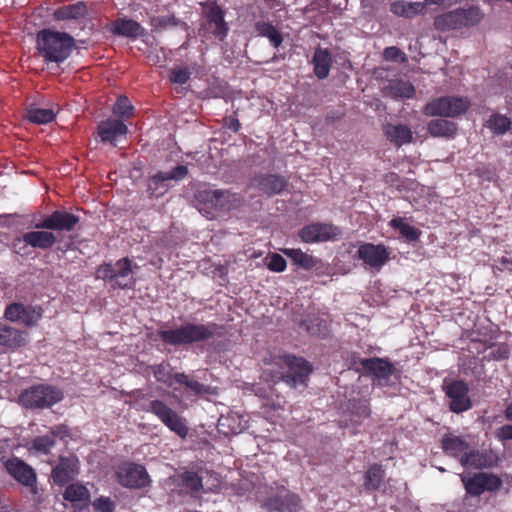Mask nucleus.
<instances>
[{"instance_id":"1","label":"nucleus","mask_w":512,"mask_h":512,"mask_svg":"<svg viewBox=\"0 0 512 512\" xmlns=\"http://www.w3.org/2000/svg\"><path fill=\"white\" fill-rule=\"evenodd\" d=\"M216 323L187 322L181 326L158 330L157 335L165 344L174 347H190L195 343L205 342L218 334Z\"/></svg>"},{"instance_id":"2","label":"nucleus","mask_w":512,"mask_h":512,"mask_svg":"<svg viewBox=\"0 0 512 512\" xmlns=\"http://www.w3.org/2000/svg\"><path fill=\"white\" fill-rule=\"evenodd\" d=\"M37 50L44 63L61 64L75 48L74 38L65 32L43 29L37 33Z\"/></svg>"},{"instance_id":"3","label":"nucleus","mask_w":512,"mask_h":512,"mask_svg":"<svg viewBox=\"0 0 512 512\" xmlns=\"http://www.w3.org/2000/svg\"><path fill=\"white\" fill-rule=\"evenodd\" d=\"M484 17L485 13L478 5H470L436 15L433 25L440 32L459 31L479 25Z\"/></svg>"},{"instance_id":"4","label":"nucleus","mask_w":512,"mask_h":512,"mask_svg":"<svg viewBox=\"0 0 512 512\" xmlns=\"http://www.w3.org/2000/svg\"><path fill=\"white\" fill-rule=\"evenodd\" d=\"M282 371L273 375L274 381H283L291 388L302 390L307 387L309 376L313 371L311 364L301 357L283 355L279 357Z\"/></svg>"},{"instance_id":"5","label":"nucleus","mask_w":512,"mask_h":512,"mask_svg":"<svg viewBox=\"0 0 512 512\" xmlns=\"http://www.w3.org/2000/svg\"><path fill=\"white\" fill-rule=\"evenodd\" d=\"M64 398L63 391L50 384H37L25 390L19 396V403L27 409H45L59 403Z\"/></svg>"},{"instance_id":"6","label":"nucleus","mask_w":512,"mask_h":512,"mask_svg":"<svg viewBox=\"0 0 512 512\" xmlns=\"http://www.w3.org/2000/svg\"><path fill=\"white\" fill-rule=\"evenodd\" d=\"M96 276L98 279L111 283L113 288L131 289L136 282L133 277L132 262L127 257L118 260L115 264L100 265Z\"/></svg>"},{"instance_id":"7","label":"nucleus","mask_w":512,"mask_h":512,"mask_svg":"<svg viewBox=\"0 0 512 512\" xmlns=\"http://www.w3.org/2000/svg\"><path fill=\"white\" fill-rule=\"evenodd\" d=\"M0 462L9 476H11L20 485L27 488L29 493L33 495L35 499L40 498L41 490L38 487L37 474L33 467L28 465L24 460L15 456H3L1 457Z\"/></svg>"},{"instance_id":"8","label":"nucleus","mask_w":512,"mask_h":512,"mask_svg":"<svg viewBox=\"0 0 512 512\" xmlns=\"http://www.w3.org/2000/svg\"><path fill=\"white\" fill-rule=\"evenodd\" d=\"M470 107V102L465 97L444 96L436 98L424 107L427 116L457 117L465 113Z\"/></svg>"},{"instance_id":"9","label":"nucleus","mask_w":512,"mask_h":512,"mask_svg":"<svg viewBox=\"0 0 512 512\" xmlns=\"http://www.w3.org/2000/svg\"><path fill=\"white\" fill-rule=\"evenodd\" d=\"M146 410L157 416L165 426L180 438L185 439L187 437L189 428L186 420L163 401L152 400Z\"/></svg>"},{"instance_id":"10","label":"nucleus","mask_w":512,"mask_h":512,"mask_svg":"<svg viewBox=\"0 0 512 512\" xmlns=\"http://www.w3.org/2000/svg\"><path fill=\"white\" fill-rule=\"evenodd\" d=\"M461 481L466 493L472 497L480 496L485 491L498 490L502 485L498 476L484 472L475 473L472 476L464 475Z\"/></svg>"},{"instance_id":"11","label":"nucleus","mask_w":512,"mask_h":512,"mask_svg":"<svg viewBox=\"0 0 512 512\" xmlns=\"http://www.w3.org/2000/svg\"><path fill=\"white\" fill-rule=\"evenodd\" d=\"M263 507L268 512H299L302 501L296 493L282 487L264 501Z\"/></svg>"},{"instance_id":"12","label":"nucleus","mask_w":512,"mask_h":512,"mask_svg":"<svg viewBox=\"0 0 512 512\" xmlns=\"http://www.w3.org/2000/svg\"><path fill=\"white\" fill-rule=\"evenodd\" d=\"M119 483L127 488L141 489L150 483L149 475L144 466L135 463H124L118 467Z\"/></svg>"},{"instance_id":"13","label":"nucleus","mask_w":512,"mask_h":512,"mask_svg":"<svg viewBox=\"0 0 512 512\" xmlns=\"http://www.w3.org/2000/svg\"><path fill=\"white\" fill-rule=\"evenodd\" d=\"M341 234L340 229L329 223H312L299 231V237L305 243L326 242Z\"/></svg>"},{"instance_id":"14","label":"nucleus","mask_w":512,"mask_h":512,"mask_svg":"<svg viewBox=\"0 0 512 512\" xmlns=\"http://www.w3.org/2000/svg\"><path fill=\"white\" fill-rule=\"evenodd\" d=\"M203 16L215 37L223 41L229 31L223 9L215 1L209 4L206 3L203 5Z\"/></svg>"},{"instance_id":"15","label":"nucleus","mask_w":512,"mask_h":512,"mask_svg":"<svg viewBox=\"0 0 512 512\" xmlns=\"http://www.w3.org/2000/svg\"><path fill=\"white\" fill-rule=\"evenodd\" d=\"M498 457L491 450L476 449L470 446L467 453L461 458V466L467 469L482 470L497 466Z\"/></svg>"},{"instance_id":"16","label":"nucleus","mask_w":512,"mask_h":512,"mask_svg":"<svg viewBox=\"0 0 512 512\" xmlns=\"http://www.w3.org/2000/svg\"><path fill=\"white\" fill-rule=\"evenodd\" d=\"M79 223V217L67 211L56 210L35 224L36 229L72 231Z\"/></svg>"},{"instance_id":"17","label":"nucleus","mask_w":512,"mask_h":512,"mask_svg":"<svg viewBox=\"0 0 512 512\" xmlns=\"http://www.w3.org/2000/svg\"><path fill=\"white\" fill-rule=\"evenodd\" d=\"M128 127L122 120L107 119L97 126V134L101 141L116 147L126 138Z\"/></svg>"},{"instance_id":"18","label":"nucleus","mask_w":512,"mask_h":512,"mask_svg":"<svg viewBox=\"0 0 512 512\" xmlns=\"http://www.w3.org/2000/svg\"><path fill=\"white\" fill-rule=\"evenodd\" d=\"M357 256L367 266L380 270L389 260V252L382 244L364 243L359 246Z\"/></svg>"},{"instance_id":"19","label":"nucleus","mask_w":512,"mask_h":512,"mask_svg":"<svg viewBox=\"0 0 512 512\" xmlns=\"http://www.w3.org/2000/svg\"><path fill=\"white\" fill-rule=\"evenodd\" d=\"M469 388L463 381H454L447 385L446 395L450 399V409L454 413H461L471 408L468 397Z\"/></svg>"},{"instance_id":"20","label":"nucleus","mask_w":512,"mask_h":512,"mask_svg":"<svg viewBox=\"0 0 512 512\" xmlns=\"http://www.w3.org/2000/svg\"><path fill=\"white\" fill-rule=\"evenodd\" d=\"M78 459L75 456H60L58 463L52 469L51 477L56 485L64 486L78 474Z\"/></svg>"},{"instance_id":"21","label":"nucleus","mask_w":512,"mask_h":512,"mask_svg":"<svg viewBox=\"0 0 512 512\" xmlns=\"http://www.w3.org/2000/svg\"><path fill=\"white\" fill-rule=\"evenodd\" d=\"M282 252L290 258L293 263L304 270H315L317 275L327 274L328 267L318 259L310 254L303 252L300 249L286 248Z\"/></svg>"},{"instance_id":"22","label":"nucleus","mask_w":512,"mask_h":512,"mask_svg":"<svg viewBox=\"0 0 512 512\" xmlns=\"http://www.w3.org/2000/svg\"><path fill=\"white\" fill-rule=\"evenodd\" d=\"M5 317L13 322H20L32 326L41 318V313L30 306L21 303H12L5 310Z\"/></svg>"},{"instance_id":"23","label":"nucleus","mask_w":512,"mask_h":512,"mask_svg":"<svg viewBox=\"0 0 512 512\" xmlns=\"http://www.w3.org/2000/svg\"><path fill=\"white\" fill-rule=\"evenodd\" d=\"M68 436L69 429L67 426L63 424L57 425L51 428L48 434L35 437L31 442L32 448L37 452L48 454L55 446L56 439L62 440Z\"/></svg>"},{"instance_id":"24","label":"nucleus","mask_w":512,"mask_h":512,"mask_svg":"<svg viewBox=\"0 0 512 512\" xmlns=\"http://www.w3.org/2000/svg\"><path fill=\"white\" fill-rule=\"evenodd\" d=\"M110 32L117 36L137 39L146 34L145 28L135 20L125 17L117 18L111 23Z\"/></svg>"},{"instance_id":"25","label":"nucleus","mask_w":512,"mask_h":512,"mask_svg":"<svg viewBox=\"0 0 512 512\" xmlns=\"http://www.w3.org/2000/svg\"><path fill=\"white\" fill-rule=\"evenodd\" d=\"M471 444L467 441L466 437L458 436L453 433L444 435L441 441V448L443 452L461 463V458L467 453Z\"/></svg>"},{"instance_id":"26","label":"nucleus","mask_w":512,"mask_h":512,"mask_svg":"<svg viewBox=\"0 0 512 512\" xmlns=\"http://www.w3.org/2000/svg\"><path fill=\"white\" fill-rule=\"evenodd\" d=\"M256 187L268 196L280 194L288 185L284 176L275 174H260L255 178Z\"/></svg>"},{"instance_id":"27","label":"nucleus","mask_w":512,"mask_h":512,"mask_svg":"<svg viewBox=\"0 0 512 512\" xmlns=\"http://www.w3.org/2000/svg\"><path fill=\"white\" fill-rule=\"evenodd\" d=\"M361 365L378 380H388L396 371L393 363L382 358H366Z\"/></svg>"},{"instance_id":"28","label":"nucleus","mask_w":512,"mask_h":512,"mask_svg":"<svg viewBox=\"0 0 512 512\" xmlns=\"http://www.w3.org/2000/svg\"><path fill=\"white\" fill-rule=\"evenodd\" d=\"M383 95L394 99H409L415 94L414 86L407 80L392 79L383 87Z\"/></svg>"},{"instance_id":"29","label":"nucleus","mask_w":512,"mask_h":512,"mask_svg":"<svg viewBox=\"0 0 512 512\" xmlns=\"http://www.w3.org/2000/svg\"><path fill=\"white\" fill-rule=\"evenodd\" d=\"M18 241L33 248L46 250L54 246L56 236L50 231H30L24 233Z\"/></svg>"},{"instance_id":"30","label":"nucleus","mask_w":512,"mask_h":512,"mask_svg":"<svg viewBox=\"0 0 512 512\" xmlns=\"http://www.w3.org/2000/svg\"><path fill=\"white\" fill-rule=\"evenodd\" d=\"M332 63V54L327 48L319 46L315 49L312 64L314 74L318 79H325L328 77Z\"/></svg>"},{"instance_id":"31","label":"nucleus","mask_w":512,"mask_h":512,"mask_svg":"<svg viewBox=\"0 0 512 512\" xmlns=\"http://www.w3.org/2000/svg\"><path fill=\"white\" fill-rule=\"evenodd\" d=\"M390 11L396 16L411 19L414 16L426 14V3L394 1L390 4Z\"/></svg>"},{"instance_id":"32","label":"nucleus","mask_w":512,"mask_h":512,"mask_svg":"<svg viewBox=\"0 0 512 512\" xmlns=\"http://www.w3.org/2000/svg\"><path fill=\"white\" fill-rule=\"evenodd\" d=\"M87 13L88 10L86 4L83 1H79L74 4L58 7L54 11L53 17L57 21L78 20L85 18Z\"/></svg>"},{"instance_id":"33","label":"nucleus","mask_w":512,"mask_h":512,"mask_svg":"<svg viewBox=\"0 0 512 512\" xmlns=\"http://www.w3.org/2000/svg\"><path fill=\"white\" fill-rule=\"evenodd\" d=\"M385 135L387 139L394 143L396 146H401L411 142L413 138L412 131L407 125L403 124H388L385 126Z\"/></svg>"},{"instance_id":"34","label":"nucleus","mask_w":512,"mask_h":512,"mask_svg":"<svg viewBox=\"0 0 512 512\" xmlns=\"http://www.w3.org/2000/svg\"><path fill=\"white\" fill-rule=\"evenodd\" d=\"M427 130L434 137L453 138L457 132V125L446 119H435L428 123Z\"/></svg>"},{"instance_id":"35","label":"nucleus","mask_w":512,"mask_h":512,"mask_svg":"<svg viewBox=\"0 0 512 512\" xmlns=\"http://www.w3.org/2000/svg\"><path fill=\"white\" fill-rule=\"evenodd\" d=\"M254 28L257 35L267 38L274 48L281 46L283 42V36L272 23L257 21L254 25Z\"/></svg>"},{"instance_id":"36","label":"nucleus","mask_w":512,"mask_h":512,"mask_svg":"<svg viewBox=\"0 0 512 512\" xmlns=\"http://www.w3.org/2000/svg\"><path fill=\"white\" fill-rule=\"evenodd\" d=\"M385 478V471L380 464L371 465L364 475V488L366 491H375L380 488Z\"/></svg>"},{"instance_id":"37","label":"nucleus","mask_w":512,"mask_h":512,"mask_svg":"<svg viewBox=\"0 0 512 512\" xmlns=\"http://www.w3.org/2000/svg\"><path fill=\"white\" fill-rule=\"evenodd\" d=\"M300 327L312 336H325L328 332L327 322L318 315H308L300 322Z\"/></svg>"},{"instance_id":"38","label":"nucleus","mask_w":512,"mask_h":512,"mask_svg":"<svg viewBox=\"0 0 512 512\" xmlns=\"http://www.w3.org/2000/svg\"><path fill=\"white\" fill-rule=\"evenodd\" d=\"M23 334L12 327L0 324V345L7 347H19L24 344Z\"/></svg>"},{"instance_id":"39","label":"nucleus","mask_w":512,"mask_h":512,"mask_svg":"<svg viewBox=\"0 0 512 512\" xmlns=\"http://www.w3.org/2000/svg\"><path fill=\"white\" fill-rule=\"evenodd\" d=\"M26 118L28 121L35 124H47L52 122L56 113L51 108H38L35 106H30L26 110Z\"/></svg>"},{"instance_id":"40","label":"nucleus","mask_w":512,"mask_h":512,"mask_svg":"<svg viewBox=\"0 0 512 512\" xmlns=\"http://www.w3.org/2000/svg\"><path fill=\"white\" fill-rule=\"evenodd\" d=\"M174 382L178 383L182 386H185L194 395L209 394L211 391L210 386L204 385V384L190 378L185 373H175L174 374Z\"/></svg>"},{"instance_id":"41","label":"nucleus","mask_w":512,"mask_h":512,"mask_svg":"<svg viewBox=\"0 0 512 512\" xmlns=\"http://www.w3.org/2000/svg\"><path fill=\"white\" fill-rule=\"evenodd\" d=\"M511 124V120L507 116L496 113L487 119L485 126L494 134L502 135L510 130Z\"/></svg>"},{"instance_id":"42","label":"nucleus","mask_w":512,"mask_h":512,"mask_svg":"<svg viewBox=\"0 0 512 512\" xmlns=\"http://www.w3.org/2000/svg\"><path fill=\"white\" fill-rule=\"evenodd\" d=\"M63 497L70 502H88L90 493L88 489L81 484H70L66 488Z\"/></svg>"},{"instance_id":"43","label":"nucleus","mask_w":512,"mask_h":512,"mask_svg":"<svg viewBox=\"0 0 512 512\" xmlns=\"http://www.w3.org/2000/svg\"><path fill=\"white\" fill-rule=\"evenodd\" d=\"M390 225L398 229L400 234L404 236L409 241H416L420 236V231L415 227L404 222V219L401 217L393 218L390 221Z\"/></svg>"},{"instance_id":"44","label":"nucleus","mask_w":512,"mask_h":512,"mask_svg":"<svg viewBox=\"0 0 512 512\" xmlns=\"http://www.w3.org/2000/svg\"><path fill=\"white\" fill-rule=\"evenodd\" d=\"M181 484L193 495L203 488L202 478L194 471H185L180 475Z\"/></svg>"},{"instance_id":"45","label":"nucleus","mask_w":512,"mask_h":512,"mask_svg":"<svg viewBox=\"0 0 512 512\" xmlns=\"http://www.w3.org/2000/svg\"><path fill=\"white\" fill-rule=\"evenodd\" d=\"M187 173H188V169L186 166L178 165L170 171H166V172L160 171V172L156 173L153 176V181L156 183L166 182L168 180L179 181V180L183 179L187 175Z\"/></svg>"},{"instance_id":"46","label":"nucleus","mask_w":512,"mask_h":512,"mask_svg":"<svg viewBox=\"0 0 512 512\" xmlns=\"http://www.w3.org/2000/svg\"><path fill=\"white\" fill-rule=\"evenodd\" d=\"M239 199L238 194L231 193L229 190L217 189L214 208L229 210Z\"/></svg>"},{"instance_id":"47","label":"nucleus","mask_w":512,"mask_h":512,"mask_svg":"<svg viewBox=\"0 0 512 512\" xmlns=\"http://www.w3.org/2000/svg\"><path fill=\"white\" fill-rule=\"evenodd\" d=\"M113 114L117 117L128 119L134 113V106L126 96H119L115 101L113 108Z\"/></svg>"},{"instance_id":"48","label":"nucleus","mask_w":512,"mask_h":512,"mask_svg":"<svg viewBox=\"0 0 512 512\" xmlns=\"http://www.w3.org/2000/svg\"><path fill=\"white\" fill-rule=\"evenodd\" d=\"M152 372L157 381L171 386L174 381V374L168 364H158L152 366Z\"/></svg>"},{"instance_id":"49","label":"nucleus","mask_w":512,"mask_h":512,"mask_svg":"<svg viewBox=\"0 0 512 512\" xmlns=\"http://www.w3.org/2000/svg\"><path fill=\"white\" fill-rule=\"evenodd\" d=\"M179 19H177L174 15H162V16H153L150 20V24L155 30H162L168 27L177 26L179 24Z\"/></svg>"},{"instance_id":"50","label":"nucleus","mask_w":512,"mask_h":512,"mask_svg":"<svg viewBox=\"0 0 512 512\" xmlns=\"http://www.w3.org/2000/svg\"><path fill=\"white\" fill-rule=\"evenodd\" d=\"M191 72L188 67H173L169 72V81L174 84L183 85L190 79Z\"/></svg>"},{"instance_id":"51","label":"nucleus","mask_w":512,"mask_h":512,"mask_svg":"<svg viewBox=\"0 0 512 512\" xmlns=\"http://www.w3.org/2000/svg\"><path fill=\"white\" fill-rule=\"evenodd\" d=\"M216 194L217 189H209V188H203L198 189L195 194L194 198L197 202L209 205L210 207H214V202L216 201Z\"/></svg>"},{"instance_id":"52","label":"nucleus","mask_w":512,"mask_h":512,"mask_svg":"<svg viewBox=\"0 0 512 512\" xmlns=\"http://www.w3.org/2000/svg\"><path fill=\"white\" fill-rule=\"evenodd\" d=\"M383 57L386 61L405 63L407 61L406 54L396 46L386 47L383 51Z\"/></svg>"},{"instance_id":"53","label":"nucleus","mask_w":512,"mask_h":512,"mask_svg":"<svg viewBox=\"0 0 512 512\" xmlns=\"http://www.w3.org/2000/svg\"><path fill=\"white\" fill-rule=\"evenodd\" d=\"M269 259L267 267L273 272H283L286 269V260L278 253H272L266 257Z\"/></svg>"},{"instance_id":"54","label":"nucleus","mask_w":512,"mask_h":512,"mask_svg":"<svg viewBox=\"0 0 512 512\" xmlns=\"http://www.w3.org/2000/svg\"><path fill=\"white\" fill-rule=\"evenodd\" d=\"M93 506L100 512H113L115 509L114 503L107 497H100L94 501Z\"/></svg>"},{"instance_id":"55","label":"nucleus","mask_w":512,"mask_h":512,"mask_svg":"<svg viewBox=\"0 0 512 512\" xmlns=\"http://www.w3.org/2000/svg\"><path fill=\"white\" fill-rule=\"evenodd\" d=\"M494 435L501 442L512 440V424H506L497 428Z\"/></svg>"},{"instance_id":"56","label":"nucleus","mask_w":512,"mask_h":512,"mask_svg":"<svg viewBox=\"0 0 512 512\" xmlns=\"http://www.w3.org/2000/svg\"><path fill=\"white\" fill-rule=\"evenodd\" d=\"M230 421H235V419L233 417L221 416L218 420V427H219L220 431L224 432L225 434H227V433L236 434L238 432L237 428L231 426Z\"/></svg>"},{"instance_id":"57","label":"nucleus","mask_w":512,"mask_h":512,"mask_svg":"<svg viewBox=\"0 0 512 512\" xmlns=\"http://www.w3.org/2000/svg\"><path fill=\"white\" fill-rule=\"evenodd\" d=\"M489 358L494 360H504L508 358V349L505 346H498L493 349L489 355Z\"/></svg>"},{"instance_id":"58","label":"nucleus","mask_w":512,"mask_h":512,"mask_svg":"<svg viewBox=\"0 0 512 512\" xmlns=\"http://www.w3.org/2000/svg\"><path fill=\"white\" fill-rule=\"evenodd\" d=\"M224 125L225 127H227L229 130L233 131V132H238L241 128V124L239 122V120L234 117V116H229V117H225L224 118Z\"/></svg>"},{"instance_id":"59","label":"nucleus","mask_w":512,"mask_h":512,"mask_svg":"<svg viewBox=\"0 0 512 512\" xmlns=\"http://www.w3.org/2000/svg\"><path fill=\"white\" fill-rule=\"evenodd\" d=\"M504 416H505L506 420L512 421V403H510L506 406V409L504 411Z\"/></svg>"},{"instance_id":"60","label":"nucleus","mask_w":512,"mask_h":512,"mask_svg":"<svg viewBox=\"0 0 512 512\" xmlns=\"http://www.w3.org/2000/svg\"><path fill=\"white\" fill-rule=\"evenodd\" d=\"M448 0H424L423 3H426V6L428 4H434V5H443Z\"/></svg>"},{"instance_id":"61","label":"nucleus","mask_w":512,"mask_h":512,"mask_svg":"<svg viewBox=\"0 0 512 512\" xmlns=\"http://www.w3.org/2000/svg\"><path fill=\"white\" fill-rule=\"evenodd\" d=\"M0 512H10V511L7 507L0 505Z\"/></svg>"}]
</instances>
